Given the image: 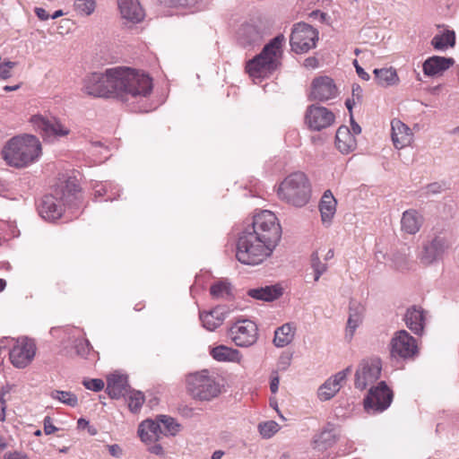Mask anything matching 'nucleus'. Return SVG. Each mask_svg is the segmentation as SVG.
I'll list each match as a JSON object with an SVG mask.
<instances>
[{"instance_id": "obj_8", "label": "nucleus", "mask_w": 459, "mask_h": 459, "mask_svg": "<svg viewBox=\"0 0 459 459\" xmlns=\"http://www.w3.org/2000/svg\"><path fill=\"white\" fill-rule=\"evenodd\" d=\"M187 391L193 398L200 401H211L221 393V386L207 370L188 375Z\"/></svg>"}, {"instance_id": "obj_30", "label": "nucleus", "mask_w": 459, "mask_h": 459, "mask_svg": "<svg viewBox=\"0 0 459 459\" xmlns=\"http://www.w3.org/2000/svg\"><path fill=\"white\" fill-rule=\"evenodd\" d=\"M261 39V32L254 25L244 24L238 30V41L243 47L257 44Z\"/></svg>"}, {"instance_id": "obj_42", "label": "nucleus", "mask_w": 459, "mask_h": 459, "mask_svg": "<svg viewBox=\"0 0 459 459\" xmlns=\"http://www.w3.org/2000/svg\"><path fill=\"white\" fill-rule=\"evenodd\" d=\"M143 403L144 395L140 391H133L128 395V407L129 410L134 413H136L140 411Z\"/></svg>"}, {"instance_id": "obj_25", "label": "nucleus", "mask_w": 459, "mask_h": 459, "mask_svg": "<svg viewBox=\"0 0 459 459\" xmlns=\"http://www.w3.org/2000/svg\"><path fill=\"white\" fill-rule=\"evenodd\" d=\"M455 64L452 57L433 56L423 63V73L428 76H435L443 74Z\"/></svg>"}, {"instance_id": "obj_52", "label": "nucleus", "mask_w": 459, "mask_h": 459, "mask_svg": "<svg viewBox=\"0 0 459 459\" xmlns=\"http://www.w3.org/2000/svg\"><path fill=\"white\" fill-rule=\"evenodd\" d=\"M107 447H108L109 454L112 456L117 457V458H119L122 456L123 450L120 447V446H118L117 444L108 445Z\"/></svg>"}, {"instance_id": "obj_15", "label": "nucleus", "mask_w": 459, "mask_h": 459, "mask_svg": "<svg viewBox=\"0 0 459 459\" xmlns=\"http://www.w3.org/2000/svg\"><path fill=\"white\" fill-rule=\"evenodd\" d=\"M335 116L325 107L312 104L305 113V123L313 131H321L334 122Z\"/></svg>"}, {"instance_id": "obj_36", "label": "nucleus", "mask_w": 459, "mask_h": 459, "mask_svg": "<svg viewBox=\"0 0 459 459\" xmlns=\"http://www.w3.org/2000/svg\"><path fill=\"white\" fill-rule=\"evenodd\" d=\"M294 337V328L290 324H284L274 332L273 344L282 348L290 344Z\"/></svg>"}, {"instance_id": "obj_43", "label": "nucleus", "mask_w": 459, "mask_h": 459, "mask_svg": "<svg viewBox=\"0 0 459 459\" xmlns=\"http://www.w3.org/2000/svg\"><path fill=\"white\" fill-rule=\"evenodd\" d=\"M74 10L80 15H90L95 10V0H76L74 2Z\"/></svg>"}, {"instance_id": "obj_32", "label": "nucleus", "mask_w": 459, "mask_h": 459, "mask_svg": "<svg viewBox=\"0 0 459 459\" xmlns=\"http://www.w3.org/2000/svg\"><path fill=\"white\" fill-rule=\"evenodd\" d=\"M402 230L408 234L417 233L422 224V217L415 210L405 211L401 220Z\"/></svg>"}, {"instance_id": "obj_58", "label": "nucleus", "mask_w": 459, "mask_h": 459, "mask_svg": "<svg viewBox=\"0 0 459 459\" xmlns=\"http://www.w3.org/2000/svg\"><path fill=\"white\" fill-rule=\"evenodd\" d=\"M4 459H28V456L21 452H13L6 454Z\"/></svg>"}, {"instance_id": "obj_7", "label": "nucleus", "mask_w": 459, "mask_h": 459, "mask_svg": "<svg viewBox=\"0 0 459 459\" xmlns=\"http://www.w3.org/2000/svg\"><path fill=\"white\" fill-rule=\"evenodd\" d=\"M246 229L250 230L252 233L274 247L281 239V229L278 219L273 212L267 210L256 213L251 225Z\"/></svg>"}, {"instance_id": "obj_31", "label": "nucleus", "mask_w": 459, "mask_h": 459, "mask_svg": "<svg viewBox=\"0 0 459 459\" xmlns=\"http://www.w3.org/2000/svg\"><path fill=\"white\" fill-rule=\"evenodd\" d=\"M336 200L330 190H326L319 203V210L324 223H330L336 212Z\"/></svg>"}, {"instance_id": "obj_46", "label": "nucleus", "mask_w": 459, "mask_h": 459, "mask_svg": "<svg viewBox=\"0 0 459 459\" xmlns=\"http://www.w3.org/2000/svg\"><path fill=\"white\" fill-rule=\"evenodd\" d=\"M82 384L86 389L91 390L94 392H99V391L102 390L105 385L103 380L100 379V378L83 380Z\"/></svg>"}, {"instance_id": "obj_1", "label": "nucleus", "mask_w": 459, "mask_h": 459, "mask_svg": "<svg viewBox=\"0 0 459 459\" xmlns=\"http://www.w3.org/2000/svg\"><path fill=\"white\" fill-rule=\"evenodd\" d=\"M152 90V79L129 67H113L104 74L93 73L83 80L82 91L93 97H146Z\"/></svg>"}, {"instance_id": "obj_53", "label": "nucleus", "mask_w": 459, "mask_h": 459, "mask_svg": "<svg viewBox=\"0 0 459 459\" xmlns=\"http://www.w3.org/2000/svg\"><path fill=\"white\" fill-rule=\"evenodd\" d=\"M353 65L359 78L365 81H368L370 79L369 74L364 71L356 59L353 61Z\"/></svg>"}, {"instance_id": "obj_26", "label": "nucleus", "mask_w": 459, "mask_h": 459, "mask_svg": "<svg viewBox=\"0 0 459 459\" xmlns=\"http://www.w3.org/2000/svg\"><path fill=\"white\" fill-rule=\"evenodd\" d=\"M335 146L343 154H348L356 149L355 136L348 126H342L338 128L335 135Z\"/></svg>"}, {"instance_id": "obj_51", "label": "nucleus", "mask_w": 459, "mask_h": 459, "mask_svg": "<svg viewBox=\"0 0 459 459\" xmlns=\"http://www.w3.org/2000/svg\"><path fill=\"white\" fill-rule=\"evenodd\" d=\"M291 356L290 355H281L278 361V368L280 370H286L290 365Z\"/></svg>"}, {"instance_id": "obj_60", "label": "nucleus", "mask_w": 459, "mask_h": 459, "mask_svg": "<svg viewBox=\"0 0 459 459\" xmlns=\"http://www.w3.org/2000/svg\"><path fill=\"white\" fill-rule=\"evenodd\" d=\"M304 65L307 68H316L317 67V59L315 57H307L304 61Z\"/></svg>"}, {"instance_id": "obj_37", "label": "nucleus", "mask_w": 459, "mask_h": 459, "mask_svg": "<svg viewBox=\"0 0 459 459\" xmlns=\"http://www.w3.org/2000/svg\"><path fill=\"white\" fill-rule=\"evenodd\" d=\"M455 44V33L454 30H446L443 34H437L431 39V45L437 50H445Z\"/></svg>"}, {"instance_id": "obj_62", "label": "nucleus", "mask_w": 459, "mask_h": 459, "mask_svg": "<svg viewBox=\"0 0 459 459\" xmlns=\"http://www.w3.org/2000/svg\"><path fill=\"white\" fill-rule=\"evenodd\" d=\"M375 257L378 263H385L386 259V255L382 251H377L375 254Z\"/></svg>"}, {"instance_id": "obj_23", "label": "nucleus", "mask_w": 459, "mask_h": 459, "mask_svg": "<svg viewBox=\"0 0 459 459\" xmlns=\"http://www.w3.org/2000/svg\"><path fill=\"white\" fill-rule=\"evenodd\" d=\"M365 307L358 301L351 300L349 306V317L346 326V338L351 340L357 328L362 324Z\"/></svg>"}, {"instance_id": "obj_61", "label": "nucleus", "mask_w": 459, "mask_h": 459, "mask_svg": "<svg viewBox=\"0 0 459 459\" xmlns=\"http://www.w3.org/2000/svg\"><path fill=\"white\" fill-rule=\"evenodd\" d=\"M351 130H352L353 135L354 134H359L361 133V127L359 126V125H358L354 121L353 117H352L351 114Z\"/></svg>"}, {"instance_id": "obj_44", "label": "nucleus", "mask_w": 459, "mask_h": 459, "mask_svg": "<svg viewBox=\"0 0 459 459\" xmlns=\"http://www.w3.org/2000/svg\"><path fill=\"white\" fill-rule=\"evenodd\" d=\"M211 295L215 299L228 298L230 295V286L222 281H218L211 286Z\"/></svg>"}, {"instance_id": "obj_22", "label": "nucleus", "mask_w": 459, "mask_h": 459, "mask_svg": "<svg viewBox=\"0 0 459 459\" xmlns=\"http://www.w3.org/2000/svg\"><path fill=\"white\" fill-rule=\"evenodd\" d=\"M229 309L224 306H218L208 312L200 313V320L203 325L208 331H214L220 325H222L223 321L229 315Z\"/></svg>"}, {"instance_id": "obj_6", "label": "nucleus", "mask_w": 459, "mask_h": 459, "mask_svg": "<svg viewBox=\"0 0 459 459\" xmlns=\"http://www.w3.org/2000/svg\"><path fill=\"white\" fill-rule=\"evenodd\" d=\"M310 186L306 175L295 172L286 177L278 188L279 197L286 203L304 206L309 200Z\"/></svg>"}, {"instance_id": "obj_16", "label": "nucleus", "mask_w": 459, "mask_h": 459, "mask_svg": "<svg viewBox=\"0 0 459 459\" xmlns=\"http://www.w3.org/2000/svg\"><path fill=\"white\" fill-rule=\"evenodd\" d=\"M448 247L446 239L437 236L423 244L422 250L418 257L421 264L430 265L440 261Z\"/></svg>"}, {"instance_id": "obj_13", "label": "nucleus", "mask_w": 459, "mask_h": 459, "mask_svg": "<svg viewBox=\"0 0 459 459\" xmlns=\"http://www.w3.org/2000/svg\"><path fill=\"white\" fill-rule=\"evenodd\" d=\"M381 369L382 365L378 359L362 360L355 373V387L359 390L366 389L379 378Z\"/></svg>"}, {"instance_id": "obj_27", "label": "nucleus", "mask_w": 459, "mask_h": 459, "mask_svg": "<svg viewBox=\"0 0 459 459\" xmlns=\"http://www.w3.org/2000/svg\"><path fill=\"white\" fill-rule=\"evenodd\" d=\"M138 435L146 444L157 442L161 438L160 427L157 421L145 420L138 427Z\"/></svg>"}, {"instance_id": "obj_20", "label": "nucleus", "mask_w": 459, "mask_h": 459, "mask_svg": "<svg viewBox=\"0 0 459 459\" xmlns=\"http://www.w3.org/2000/svg\"><path fill=\"white\" fill-rule=\"evenodd\" d=\"M351 368L348 367L329 377L318 389L317 395L321 401L332 399L340 390L342 382L351 373Z\"/></svg>"}, {"instance_id": "obj_56", "label": "nucleus", "mask_w": 459, "mask_h": 459, "mask_svg": "<svg viewBox=\"0 0 459 459\" xmlns=\"http://www.w3.org/2000/svg\"><path fill=\"white\" fill-rule=\"evenodd\" d=\"M5 420V401L4 393L0 390V421Z\"/></svg>"}, {"instance_id": "obj_49", "label": "nucleus", "mask_w": 459, "mask_h": 459, "mask_svg": "<svg viewBox=\"0 0 459 459\" xmlns=\"http://www.w3.org/2000/svg\"><path fill=\"white\" fill-rule=\"evenodd\" d=\"M160 3H164L166 4L170 5H179V6H194L198 3L199 0H159Z\"/></svg>"}, {"instance_id": "obj_57", "label": "nucleus", "mask_w": 459, "mask_h": 459, "mask_svg": "<svg viewBox=\"0 0 459 459\" xmlns=\"http://www.w3.org/2000/svg\"><path fill=\"white\" fill-rule=\"evenodd\" d=\"M34 11L38 18L41 21H47L50 17L48 12L41 7H36Z\"/></svg>"}, {"instance_id": "obj_24", "label": "nucleus", "mask_w": 459, "mask_h": 459, "mask_svg": "<svg viewBox=\"0 0 459 459\" xmlns=\"http://www.w3.org/2000/svg\"><path fill=\"white\" fill-rule=\"evenodd\" d=\"M118 7L122 17L128 22L138 23L144 18L139 0H118Z\"/></svg>"}, {"instance_id": "obj_21", "label": "nucleus", "mask_w": 459, "mask_h": 459, "mask_svg": "<svg viewBox=\"0 0 459 459\" xmlns=\"http://www.w3.org/2000/svg\"><path fill=\"white\" fill-rule=\"evenodd\" d=\"M392 140L396 149H403L411 144L413 134L409 126L399 119L391 122Z\"/></svg>"}, {"instance_id": "obj_63", "label": "nucleus", "mask_w": 459, "mask_h": 459, "mask_svg": "<svg viewBox=\"0 0 459 459\" xmlns=\"http://www.w3.org/2000/svg\"><path fill=\"white\" fill-rule=\"evenodd\" d=\"M89 421L83 418H81L77 420V428L80 429H84L89 427Z\"/></svg>"}, {"instance_id": "obj_29", "label": "nucleus", "mask_w": 459, "mask_h": 459, "mask_svg": "<svg viewBox=\"0 0 459 459\" xmlns=\"http://www.w3.org/2000/svg\"><path fill=\"white\" fill-rule=\"evenodd\" d=\"M127 377L124 375L114 374L108 377L107 392L111 398L118 399L127 392Z\"/></svg>"}, {"instance_id": "obj_4", "label": "nucleus", "mask_w": 459, "mask_h": 459, "mask_svg": "<svg viewBox=\"0 0 459 459\" xmlns=\"http://www.w3.org/2000/svg\"><path fill=\"white\" fill-rule=\"evenodd\" d=\"M284 39L283 35L276 36L260 54L247 62L246 69L254 81L268 77L278 68Z\"/></svg>"}, {"instance_id": "obj_54", "label": "nucleus", "mask_w": 459, "mask_h": 459, "mask_svg": "<svg viewBox=\"0 0 459 459\" xmlns=\"http://www.w3.org/2000/svg\"><path fill=\"white\" fill-rule=\"evenodd\" d=\"M153 445L150 446L148 450L150 453L154 454L156 455H163L164 450L160 444H158L157 442H152Z\"/></svg>"}, {"instance_id": "obj_35", "label": "nucleus", "mask_w": 459, "mask_h": 459, "mask_svg": "<svg viewBox=\"0 0 459 459\" xmlns=\"http://www.w3.org/2000/svg\"><path fill=\"white\" fill-rule=\"evenodd\" d=\"M211 355L218 361L239 362L242 359L239 351L225 345L213 348L211 351Z\"/></svg>"}, {"instance_id": "obj_39", "label": "nucleus", "mask_w": 459, "mask_h": 459, "mask_svg": "<svg viewBox=\"0 0 459 459\" xmlns=\"http://www.w3.org/2000/svg\"><path fill=\"white\" fill-rule=\"evenodd\" d=\"M49 396L52 399L57 400L60 403L73 408L78 405L77 396L69 391L53 390L50 392Z\"/></svg>"}, {"instance_id": "obj_38", "label": "nucleus", "mask_w": 459, "mask_h": 459, "mask_svg": "<svg viewBox=\"0 0 459 459\" xmlns=\"http://www.w3.org/2000/svg\"><path fill=\"white\" fill-rule=\"evenodd\" d=\"M157 422L160 427L161 437L163 436H175L179 431L180 425L169 416L160 415L158 417Z\"/></svg>"}, {"instance_id": "obj_50", "label": "nucleus", "mask_w": 459, "mask_h": 459, "mask_svg": "<svg viewBox=\"0 0 459 459\" xmlns=\"http://www.w3.org/2000/svg\"><path fill=\"white\" fill-rule=\"evenodd\" d=\"M44 432L46 435H50L57 430V428L53 425L52 420L50 417L47 416L44 419Z\"/></svg>"}, {"instance_id": "obj_48", "label": "nucleus", "mask_w": 459, "mask_h": 459, "mask_svg": "<svg viewBox=\"0 0 459 459\" xmlns=\"http://www.w3.org/2000/svg\"><path fill=\"white\" fill-rule=\"evenodd\" d=\"M392 262H393V265L397 269V270H404L407 268V264H408V261H407V258L405 255H394V258L392 259Z\"/></svg>"}, {"instance_id": "obj_41", "label": "nucleus", "mask_w": 459, "mask_h": 459, "mask_svg": "<svg viewBox=\"0 0 459 459\" xmlns=\"http://www.w3.org/2000/svg\"><path fill=\"white\" fill-rule=\"evenodd\" d=\"M279 429L280 426L274 420H268L258 424V431L264 438H271Z\"/></svg>"}, {"instance_id": "obj_34", "label": "nucleus", "mask_w": 459, "mask_h": 459, "mask_svg": "<svg viewBox=\"0 0 459 459\" xmlns=\"http://www.w3.org/2000/svg\"><path fill=\"white\" fill-rule=\"evenodd\" d=\"M282 294V290L277 285H270L248 290V295L255 299L273 301Z\"/></svg>"}, {"instance_id": "obj_40", "label": "nucleus", "mask_w": 459, "mask_h": 459, "mask_svg": "<svg viewBox=\"0 0 459 459\" xmlns=\"http://www.w3.org/2000/svg\"><path fill=\"white\" fill-rule=\"evenodd\" d=\"M310 265L314 271V281H318L320 277L327 271L328 266L325 263L321 262L318 252L315 251L311 255Z\"/></svg>"}, {"instance_id": "obj_55", "label": "nucleus", "mask_w": 459, "mask_h": 459, "mask_svg": "<svg viewBox=\"0 0 459 459\" xmlns=\"http://www.w3.org/2000/svg\"><path fill=\"white\" fill-rule=\"evenodd\" d=\"M352 98L356 99L357 101H360L362 99V89L358 83L352 84Z\"/></svg>"}, {"instance_id": "obj_9", "label": "nucleus", "mask_w": 459, "mask_h": 459, "mask_svg": "<svg viewBox=\"0 0 459 459\" xmlns=\"http://www.w3.org/2000/svg\"><path fill=\"white\" fill-rule=\"evenodd\" d=\"M229 336L238 347H250L258 339V327L249 319H238L229 329Z\"/></svg>"}, {"instance_id": "obj_33", "label": "nucleus", "mask_w": 459, "mask_h": 459, "mask_svg": "<svg viewBox=\"0 0 459 459\" xmlns=\"http://www.w3.org/2000/svg\"><path fill=\"white\" fill-rule=\"evenodd\" d=\"M373 74L377 83L382 87L397 85L400 82L396 70L393 67L376 68Z\"/></svg>"}, {"instance_id": "obj_59", "label": "nucleus", "mask_w": 459, "mask_h": 459, "mask_svg": "<svg viewBox=\"0 0 459 459\" xmlns=\"http://www.w3.org/2000/svg\"><path fill=\"white\" fill-rule=\"evenodd\" d=\"M279 383H280V378L278 376L272 377L271 383H270V389L273 394L277 393L278 388H279Z\"/></svg>"}, {"instance_id": "obj_5", "label": "nucleus", "mask_w": 459, "mask_h": 459, "mask_svg": "<svg viewBox=\"0 0 459 459\" xmlns=\"http://www.w3.org/2000/svg\"><path fill=\"white\" fill-rule=\"evenodd\" d=\"M275 247L252 233L250 230H243L236 245V258L247 265H257L270 257Z\"/></svg>"}, {"instance_id": "obj_47", "label": "nucleus", "mask_w": 459, "mask_h": 459, "mask_svg": "<svg viewBox=\"0 0 459 459\" xmlns=\"http://www.w3.org/2000/svg\"><path fill=\"white\" fill-rule=\"evenodd\" d=\"M16 63L6 61L0 65V79L6 80L12 76V70Z\"/></svg>"}, {"instance_id": "obj_11", "label": "nucleus", "mask_w": 459, "mask_h": 459, "mask_svg": "<svg viewBox=\"0 0 459 459\" xmlns=\"http://www.w3.org/2000/svg\"><path fill=\"white\" fill-rule=\"evenodd\" d=\"M33 127L39 132L42 137L49 142L66 136L70 130L55 117H45L42 115H34L30 117Z\"/></svg>"}, {"instance_id": "obj_12", "label": "nucleus", "mask_w": 459, "mask_h": 459, "mask_svg": "<svg viewBox=\"0 0 459 459\" xmlns=\"http://www.w3.org/2000/svg\"><path fill=\"white\" fill-rule=\"evenodd\" d=\"M392 400V391L385 382H380L377 386L369 389L364 399V407L368 412H382L390 406Z\"/></svg>"}, {"instance_id": "obj_45", "label": "nucleus", "mask_w": 459, "mask_h": 459, "mask_svg": "<svg viewBox=\"0 0 459 459\" xmlns=\"http://www.w3.org/2000/svg\"><path fill=\"white\" fill-rule=\"evenodd\" d=\"M91 349V345L87 339H78L75 341V350L79 356L86 357Z\"/></svg>"}, {"instance_id": "obj_2", "label": "nucleus", "mask_w": 459, "mask_h": 459, "mask_svg": "<svg viewBox=\"0 0 459 459\" xmlns=\"http://www.w3.org/2000/svg\"><path fill=\"white\" fill-rule=\"evenodd\" d=\"M41 154L39 140L31 134L11 138L3 147L2 157L11 167L24 168L36 161Z\"/></svg>"}, {"instance_id": "obj_28", "label": "nucleus", "mask_w": 459, "mask_h": 459, "mask_svg": "<svg viewBox=\"0 0 459 459\" xmlns=\"http://www.w3.org/2000/svg\"><path fill=\"white\" fill-rule=\"evenodd\" d=\"M404 321L407 327L415 334H421L425 322L424 311L421 308L411 307L407 309Z\"/></svg>"}, {"instance_id": "obj_17", "label": "nucleus", "mask_w": 459, "mask_h": 459, "mask_svg": "<svg viewBox=\"0 0 459 459\" xmlns=\"http://www.w3.org/2000/svg\"><path fill=\"white\" fill-rule=\"evenodd\" d=\"M391 346L393 357L408 359L413 357L418 351L415 339L405 330H401L395 333L392 339Z\"/></svg>"}, {"instance_id": "obj_64", "label": "nucleus", "mask_w": 459, "mask_h": 459, "mask_svg": "<svg viewBox=\"0 0 459 459\" xmlns=\"http://www.w3.org/2000/svg\"><path fill=\"white\" fill-rule=\"evenodd\" d=\"M224 452L221 450H216L212 453L211 459H221L223 456Z\"/></svg>"}, {"instance_id": "obj_19", "label": "nucleus", "mask_w": 459, "mask_h": 459, "mask_svg": "<svg viewBox=\"0 0 459 459\" xmlns=\"http://www.w3.org/2000/svg\"><path fill=\"white\" fill-rule=\"evenodd\" d=\"M337 441V434L334 425L327 423L322 430L313 437V449L316 452L322 453L318 459H328L329 455L325 452L331 448Z\"/></svg>"}, {"instance_id": "obj_3", "label": "nucleus", "mask_w": 459, "mask_h": 459, "mask_svg": "<svg viewBox=\"0 0 459 459\" xmlns=\"http://www.w3.org/2000/svg\"><path fill=\"white\" fill-rule=\"evenodd\" d=\"M80 188L74 180H67L64 185L56 186L54 194L44 195L38 204L39 214L48 221L59 219L64 206L73 205L79 200Z\"/></svg>"}, {"instance_id": "obj_18", "label": "nucleus", "mask_w": 459, "mask_h": 459, "mask_svg": "<svg viewBox=\"0 0 459 459\" xmlns=\"http://www.w3.org/2000/svg\"><path fill=\"white\" fill-rule=\"evenodd\" d=\"M338 90L333 80L328 76H321L313 80L310 99L326 101L337 96Z\"/></svg>"}, {"instance_id": "obj_14", "label": "nucleus", "mask_w": 459, "mask_h": 459, "mask_svg": "<svg viewBox=\"0 0 459 459\" xmlns=\"http://www.w3.org/2000/svg\"><path fill=\"white\" fill-rule=\"evenodd\" d=\"M35 352L36 345L32 340L19 338L9 352L10 360L15 368H24L32 361Z\"/></svg>"}, {"instance_id": "obj_10", "label": "nucleus", "mask_w": 459, "mask_h": 459, "mask_svg": "<svg viewBox=\"0 0 459 459\" xmlns=\"http://www.w3.org/2000/svg\"><path fill=\"white\" fill-rule=\"evenodd\" d=\"M317 39V30L309 24L300 22L293 28L290 41L291 49L301 54L314 48Z\"/></svg>"}]
</instances>
